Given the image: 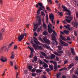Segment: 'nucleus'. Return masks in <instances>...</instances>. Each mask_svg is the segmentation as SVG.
I'll list each match as a JSON object with an SVG mask.
<instances>
[{"mask_svg":"<svg viewBox=\"0 0 78 78\" xmlns=\"http://www.w3.org/2000/svg\"><path fill=\"white\" fill-rule=\"evenodd\" d=\"M43 34L44 36H47L48 34V32L46 31L45 30L43 33Z\"/></svg>","mask_w":78,"mask_h":78,"instance_id":"nucleus-23","label":"nucleus"},{"mask_svg":"<svg viewBox=\"0 0 78 78\" xmlns=\"http://www.w3.org/2000/svg\"><path fill=\"white\" fill-rule=\"evenodd\" d=\"M34 60L35 61H37V57L36 56L34 57Z\"/></svg>","mask_w":78,"mask_h":78,"instance_id":"nucleus-47","label":"nucleus"},{"mask_svg":"<svg viewBox=\"0 0 78 78\" xmlns=\"http://www.w3.org/2000/svg\"><path fill=\"white\" fill-rule=\"evenodd\" d=\"M44 46L45 47H46V48H49V46H47V44H44Z\"/></svg>","mask_w":78,"mask_h":78,"instance_id":"nucleus-52","label":"nucleus"},{"mask_svg":"<svg viewBox=\"0 0 78 78\" xmlns=\"http://www.w3.org/2000/svg\"><path fill=\"white\" fill-rule=\"evenodd\" d=\"M64 33H65V34H69V33H70L69 32V31L68 30H64Z\"/></svg>","mask_w":78,"mask_h":78,"instance_id":"nucleus-26","label":"nucleus"},{"mask_svg":"<svg viewBox=\"0 0 78 78\" xmlns=\"http://www.w3.org/2000/svg\"><path fill=\"white\" fill-rule=\"evenodd\" d=\"M43 39L45 42H46L47 44H49L50 43V40H49L48 39H47V37H44L43 38Z\"/></svg>","mask_w":78,"mask_h":78,"instance_id":"nucleus-9","label":"nucleus"},{"mask_svg":"<svg viewBox=\"0 0 78 78\" xmlns=\"http://www.w3.org/2000/svg\"><path fill=\"white\" fill-rule=\"evenodd\" d=\"M27 33H23L21 35H20L18 37V41H19V42H21V41H22V40L24 38V36H25V37H27Z\"/></svg>","mask_w":78,"mask_h":78,"instance_id":"nucleus-2","label":"nucleus"},{"mask_svg":"<svg viewBox=\"0 0 78 78\" xmlns=\"http://www.w3.org/2000/svg\"><path fill=\"white\" fill-rule=\"evenodd\" d=\"M28 48H29L31 52H34V49L33 48H32V47H30L29 46L28 47Z\"/></svg>","mask_w":78,"mask_h":78,"instance_id":"nucleus-24","label":"nucleus"},{"mask_svg":"<svg viewBox=\"0 0 78 78\" xmlns=\"http://www.w3.org/2000/svg\"><path fill=\"white\" fill-rule=\"evenodd\" d=\"M40 11H41V10L38 9V10L37 11V15L38 16H39L40 14Z\"/></svg>","mask_w":78,"mask_h":78,"instance_id":"nucleus-36","label":"nucleus"},{"mask_svg":"<svg viewBox=\"0 0 78 78\" xmlns=\"http://www.w3.org/2000/svg\"><path fill=\"white\" fill-rule=\"evenodd\" d=\"M48 3H50L51 5L52 4V2L51 0H48Z\"/></svg>","mask_w":78,"mask_h":78,"instance_id":"nucleus-42","label":"nucleus"},{"mask_svg":"<svg viewBox=\"0 0 78 78\" xmlns=\"http://www.w3.org/2000/svg\"><path fill=\"white\" fill-rule=\"evenodd\" d=\"M5 30V28H3L2 29V30H1V32H4Z\"/></svg>","mask_w":78,"mask_h":78,"instance_id":"nucleus-58","label":"nucleus"},{"mask_svg":"<svg viewBox=\"0 0 78 78\" xmlns=\"http://www.w3.org/2000/svg\"><path fill=\"white\" fill-rule=\"evenodd\" d=\"M53 33H52V35L51 36L52 39V37H53L52 36H53L55 37H56L55 36H56L57 34H56V32H55V30H53Z\"/></svg>","mask_w":78,"mask_h":78,"instance_id":"nucleus-17","label":"nucleus"},{"mask_svg":"<svg viewBox=\"0 0 78 78\" xmlns=\"http://www.w3.org/2000/svg\"><path fill=\"white\" fill-rule=\"evenodd\" d=\"M58 14H59V16H62V15H63V13L62 12H59L58 13Z\"/></svg>","mask_w":78,"mask_h":78,"instance_id":"nucleus-37","label":"nucleus"},{"mask_svg":"<svg viewBox=\"0 0 78 78\" xmlns=\"http://www.w3.org/2000/svg\"><path fill=\"white\" fill-rule=\"evenodd\" d=\"M46 9L47 10L49 11H51V10L50 9V8L48 7H46Z\"/></svg>","mask_w":78,"mask_h":78,"instance_id":"nucleus-40","label":"nucleus"},{"mask_svg":"<svg viewBox=\"0 0 78 78\" xmlns=\"http://www.w3.org/2000/svg\"><path fill=\"white\" fill-rule=\"evenodd\" d=\"M17 45H15L14 46V50H16V49H17Z\"/></svg>","mask_w":78,"mask_h":78,"instance_id":"nucleus-46","label":"nucleus"},{"mask_svg":"<svg viewBox=\"0 0 78 78\" xmlns=\"http://www.w3.org/2000/svg\"><path fill=\"white\" fill-rule=\"evenodd\" d=\"M14 54H13L10 57L11 59H14Z\"/></svg>","mask_w":78,"mask_h":78,"instance_id":"nucleus-32","label":"nucleus"},{"mask_svg":"<svg viewBox=\"0 0 78 78\" xmlns=\"http://www.w3.org/2000/svg\"><path fill=\"white\" fill-rule=\"evenodd\" d=\"M74 34L75 36H77V34L76 33V31H74Z\"/></svg>","mask_w":78,"mask_h":78,"instance_id":"nucleus-62","label":"nucleus"},{"mask_svg":"<svg viewBox=\"0 0 78 78\" xmlns=\"http://www.w3.org/2000/svg\"><path fill=\"white\" fill-rule=\"evenodd\" d=\"M71 51L73 55H75V52L74 51V50H73V48H71Z\"/></svg>","mask_w":78,"mask_h":78,"instance_id":"nucleus-25","label":"nucleus"},{"mask_svg":"<svg viewBox=\"0 0 78 78\" xmlns=\"http://www.w3.org/2000/svg\"><path fill=\"white\" fill-rule=\"evenodd\" d=\"M33 38L34 39V41L35 43L37 45H39L41 43L39 42L38 41V40L36 38V37H33Z\"/></svg>","mask_w":78,"mask_h":78,"instance_id":"nucleus-8","label":"nucleus"},{"mask_svg":"<svg viewBox=\"0 0 78 78\" xmlns=\"http://www.w3.org/2000/svg\"><path fill=\"white\" fill-rule=\"evenodd\" d=\"M37 47H38L39 50H43V48H42V47L41 46H37Z\"/></svg>","mask_w":78,"mask_h":78,"instance_id":"nucleus-33","label":"nucleus"},{"mask_svg":"<svg viewBox=\"0 0 78 78\" xmlns=\"http://www.w3.org/2000/svg\"><path fill=\"white\" fill-rule=\"evenodd\" d=\"M41 55H43V56H47V54H46L44 52H41Z\"/></svg>","mask_w":78,"mask_h":78,"instance_id":"nucleus-35","label":"nucleus"},{"mask_svg":"<svg viewBox=\"0 0 78 78\" xmlns=\"http://www.w3.org/2000/svg\"><path fill=\"white\" fill-rule=\"evenodd\" d=\"M62 8L63 9L62 10V11H66V12H69V14H71V12L69 10V9H67V7H66L65 6L63 5H62Z\"/></svg>","mask_w":78,"mask_h":78,"instance_id":"nucleus-5","label":"nucleus"},{"mask_svg":"<svg viewBox=\"0 0 78 78\" xmlns=\"http://www.w3.org/2000/svg\"><path fill=\"white\" fill-rule=\"evenodd\" d=\"M66 15H69L68 16H65V17L66 18L65 19L66 21L68 22V23H70V22L72 21V20H73V17L71 14H70V13H66Z\"/></svg>","mask_w":78,"mask_h":78,"instance_id":"nucleus-1","label":"nucleus"},{"mask_svg":"<svg viewBox=\"0 0 78 78\" xmlns=\"http://www.w3.org/2000/svg\"><path fill=\"white\" fill-rule=\"evenodd\" d=\"M56 60L57 61H59V58L58 57H56Z\"/></svg>","mask_w":78,"mask_h":78,"instance_id":"nucleus-64","label":"nucleus"},{"mask_svg":"<svg viewBox=\"0 0 78 78\" xmlns=\"http://www.w3.org/2000/svg\"><path fill=\"white\" fill-rule=\"evenodd\" d=\"M9 20L10 21V22H12V21H13V19L12 18H9Z\"/></svg>","mask_w":78,"mask_h":78,"instance_id":"nucleus-44","label":"nucleus"},{"mask_svg":"<svg viewBox=\"0 0 78 78\" xmlns=\"http://www.w3.org/2000/svg\"><path fill=\"white\" fill-rule=\"evenodd\" d=\"M50 71V70L48 68H47L46 69V71L47 72H49Z\"/></svg>","mask_w":78,"mask_h":78,"instance_id":"nucleus-49","label":"nucleus"},{"mask_svg":"<svg viewBox=\"0 0 78 78\" xmlns=\"http://www.w3.org/2000/svg\"><path fill=\"white\" fill-rule=\"evenodd\" d=\"M49 61L51 63L53 64L54 66V71L55 72H56V71L57 70V62H54V61L53 60H50Z\"/></svg>","mask_w":78,"mask_h":78,"instance_id":"nucleus-4","label":"nucleus"},{"mask_svg":"<svg viewBox=\"0 0 78 78\" xmlns=\"http://www.w3.org/2000/svg\"><path fill=\"white\" fill-rule=\"evenodd\" d=\"M73 78H78V77L76 76L75 75L73 74Z\"/></svg>","mask_w":78,"mask_h":78,"instance_id":"nucleus-48","label":"nucleus"},{"mask_svg":"<svg viewBox=\"0 0 78 78\" xmlns=\"http://www.w3.org/2000/svg\"><path fill=\"white\" fill-rule=\"evenodd\" d=\"M61 75V73H58L56 76L57 77V78H58L59 76H60V75Z\"/></svg>","mask_w":78,"mask_h":78,"instance_id":"nucleus-34","label":"nucleus"},{"mask_svg":"<svg viewBox=\"0 0 78 78\" xmlns=\"http://www.w3.org/2000/svg\"><path fill=\"white\" fill-rule=\"evenodd\" d=\"M60 37L61 39H62L63 41H66V39H65V37H62V34H60Z\"/></svg>","mask_w":78,"mask_h":78,"instance_id":"nucleus-20","label":"nucleus"},{"mask_svg":"<svg viewBox=\"0 0 78 78\" xmlns=\"http://www.w3.org/2000/svg\"><path fill=\"white\" fill-rule=\"evenodd\" d=\"M52 36V41H55V42L56 44V45H57V44H58V42L56 41V37H55L53 36V35Z\"/></svg>","mask_w":78,"mask_h":78,"instance_id":"nucleus-15","label":"nucleus"},{"mask_svg":"<svg viewBox=\"0 0 78 78\" xmlns=\"http://www.w3.org/2000/svg\"><path fill=\"white\" fill-rule=\"evenodd\" d=\"M55 57L56 56L55 55L53 54H52L51 55V56L50 57V58L51 59H54L55 58Z\"/></svg>","mask_w":78,"mask_h":78,"instance_id":"nucleus-18","label":"nucleus"},{"mask_svg":"<svg viewBox=\"0 0 78 78\" xmlns=\"http://www.w3.org/2000/svg\"><path fill=\"white\" fill-rule=\"evenodd\" d=\"M44 65H43V67H44L45 69L46 68H47V67H48V65L47 64L45 63V62H44Z\"/></svg>","mask_w":78,"mask_h":78,"instance_id":"nucleus-21","label":"nucleus"},{"mask_svg":"<svg viewBox=\"0 0 78 78\" xmlns=\"http://www.w3.org/2000/svg\"><path fill=\"white\" fill-rule=\"evenodd\" d=\"M0 4H1V5H3V0H0Z\"/></svg>","mask_w":78,"mask_h":78,"instance_id":"nucleus-38","label":"nucleus"},{"mask_svg":"<svg viewBox=\"0 0 78 78\" xmlns=\"http://www.w3.org/2000/svg\"><path fill=\"white\" fill-rule=\"evenodd\" d=\"M1 61H2V62H6L8 61L7 58L5 57H2L0 59Z\"/></svg>","mask_w":78,"mask_h":78,"instance_id":"nucleus-10","label":"nucleus"},{"mask_svg":"<svg viewBox=\"0 0 78 78\" xmlns=\"http://www.w3.org/2000/svg\"><path fill=\"white\" fill-rule=\"evenodd\" d=\"M76 16L77 18H78V13L77 12H76Z\"/></svg>","mask_w":78,"mask_h":78,"instance_id":"nucleus-57","label":"nucleus"},{"mask_svg":"<svg viewBox=\"0 0 78 78\" xmlns=\"http://www.w3.org/2000/svg\"><path fill=\"white\" fill-rule=\"evenodd\" d=\"M44 62H46V63H48V61L45 59H44Z\"/></svg>","mask_w":78,"mask_h":78,"instance_id":"nucleus-51","label":"nucleus"},{"mask_svg":"<svg viewBox=\"0 0 78 78\" xmlns=\"http://www.w3.org/2000/svg\"><path fill=\"white\" fill-rule=\"evenodd\" d=\"M58 50H62V49L61 48V46H58Z\"/></svg>","mask_w":78,"mask_h":78,"instance_id":"nucleus-56","label":"nucleus"},{"mask_svg":"<svg viewBox=\"0 0 78 78\" xmlns=\"http://www.w3.org/2000/svg\"><path fill=\"white\" fill-rule=\"evenodd\" d=\"M10 63L11 66H13V63L11 61L10 62Z\"/></svg>","mask_w":78,"mask_h":78,"instance_id":"nucleus-61","label":"nucleus"},{"mask_svg":"<svg viewBox=\"0 0 78 78\" xmlns=\"http://www.w3.org/2000/svg\"><path fill=\"white\" fill-rule=\"evenodd\" d=\"M67 41H71V39L69 37H67Z\"/></svg>","mask_w":78,"mask_h":78,"instance_id":"nucleus-50","label":"nucleus"},{"mask_svg":"<svg viewBox=\"0 0 78 78\" xmlns=\"http://www.w3.org/2000/svg\"><path fill=\"white\" fill-rule=\"evenodd\" d=\"M38 5L41 7V6H43V4L41 2H38L37 4L36 5V8H38V7H39Z\"/></svg>","mask_w":78,"mask_h":78,"instance_id":"nucleus-13","label":"nucleus"},{"mask_svg":"<svg viewBox=\"0 0 78 78\" xmlns=\"http://www.w3.org/2000/svg\"><path fill=\"white\" fill-rule=\"evenodd\" d=\"M3 40V37H2V34L0 33V41Z\"/></svg>","mask_w":78,"mask_h":78,"instance_id":"nucleus-29","label":"nucleus"},{"mask_svg":"<svg viewBox=\"0 0 78 78\" xmlns=\"http://www.w3.org/2000/svg\"><path fill=\"white\" fill-rule=\"evenodd\" d=\"M36 71V69H33L32 70V72H35V71Z\"/></svg>","mask_w":78,"mask_h":78,"instance_id":"nucleus-55","label":"nucleus"},{"mask_svg":"<svg viewBox=\"0 0 78 78\" xmlns=\"http://www.w3.org/2000/svg\"><path fill=\"white\" fill-rule=\"evenodd\" d=\"M68 30H69V31H71V30H72V29L70 27H69V26L68 27Z\"/></svg>","mask_w":78,"mask_h":78,"instance_id":"nucleus-54","label":"nucleus"},{"mask_svg":"<svg viewBox=\"0 0 78 78\" xmlns=\"http://www.w3.org/2000/svg\"><path fill=\"white\" fill-rule=\"evenodd\" d=\"M41 20L40 18H39L38 20V23L34 25V28L33 29L34 31H36V30L38 28V25H41Z\"/></svg>","mask_w":78,"mask_h":78,"instance_id":"nucleus-3","label":"nucleus"},{"mask_svg":"<svg viewBox=\"0 0 78 78\" xmlns=\"http://www.w3.org/2000/svg\"><path fill=\"white\" fill-rule=\"evenodd\" d=\"M49 17L50 19V20H54V15L53 13H51L49 15Z\"/></svg>","mask_w":78,"mask_h":78,"instance_id":"nucleus-12","label":"nucleus"},{"mask_svg":"<svg viewBox=\"0 0 78 78\" xmlns=\"http://www.w3.org/2000/svg\"><path fill=\"white\" fill-rule=\"evenodd\" d=\"M51 20V21L53 25H55V21L54 20Z\"/></svg>","mask_w":78,"mask_h":78,"instance_id":"nucleus-39","label":"nucleus"},{"mask_svg":"<svg viewBox=\"0 0 78 78\" xmlns=\"http://www.w3.org/2000/svg\"><path fill=\"white\" fill-rule=\"evenodd\" d=\"M41 16H45V13H44V12L43 11H41Z\"/></svg>","mask_w":78,"mask_h":78,"instance_id":"nucleus-53","label":"nucleus"},{"mask_svg":"<svg viewBox=\"0 0 78 78\" xmlns=\"http://www.w3.org/2000/svg\"><path fill=\"white\" fill-rule=\"evenodd\" d=\"M1 51V52H2V51H6L7 50V46H3L0 49Z\"/></svg>","mask_w":78,"mask_h":78,"instance_id":"nucleus-7","label":"nucleus"},{"mask_svg":"<svg viewBox=\"0 0 78 78\" xmlns=\"http://www.w3.org/2000/svg\"><path fill=\"white\" fill-rule=\"evenodd\" d=\"M75 74H77V75H78V71L77 70H75Z\"/></svg>","mask_w":78,"mask_h":78,"instance_id":"nucleus-63","label":"nucleus"},{"mask_svg":"<svg viewBox=\"0 0 78 78\" xmlns=\"http://www.w3.org/2000/svg\"><path fill=\"white\" fill-rule=\"evenodd\" d=\"M60 41L62 45H63V46H67L68 45L67 43L62 41L61 39H60Z\"/></svg>","mask_w":78,"mask_h":78,"instance_id":"nucleus-11","label":"nucleus"},{"mask_svg":"<svg viewBox=\"0 0 78 78\" xmlns=\"http://www.w3.org/2000/svg\"><path fill=\"white\" fill-rule=\"evenodd\" d=\"M38 9L40 11H44V10L45 9V7H44V6L42 5L39 7Z\"/></svg>","mask_w":78,"mask_h":78,"instance_id":"nucleus-16","label":"nucleus"},{"mask_svg":"<svg viewBox=\"0 0 78 78\" xmlns=\"http://www.w3.org/2000/svg\"><path fill=\"white\" fill-rule=\"evenodd\" d=\"M33 47H34L35 50H37V47L36 46V45L35 44H33Z\"/></svg>","mask_w":78,"mask_h":78,"instance_id":"nucleus-28","label":"nucleus"},{"mask_svg":"<svg viewBox=\"0 0 78 78\" xmlns=\"http://www.w3.org/2000/svg\"><path fill=\"white\" fill-rule=\"evenodd\" d=\"M12 44H14L13 42H12L9 45V47H11Z\"/></svg>","mask_w":78,"mask_h":78,"instance_id":"nucleus-59","label":"nucleus"},{"mask_svg":"<svg viewBox=\"0 0 78 78\" xmlns=\"http://www.w3.org/2000/svg\"><path fill=\"white\" fill-rule=\"evenodd\" d=\"M49 67L50 69H51V70H53V66H52L51 65H50Z\"/></svg>","mask_w":78,"mask_h":78,"instance_id":"nucleus-45","label":"nucleus"},{"mask_svg":"<svg viewBox=\"0 0 78 78\" xmlns=\"http://www.w3.org/2000/svg\"><path fill=\"white\" fill-rule=\"evenodd\" d=\"M75 60H76L77 61H78V56H76V57L75 58Z\"/></svg>","mask_w":78,"mask_h":78,"instance_id":"nucleus-60","label":"nucleus"},{"mask_svg":"<svg viewBox=\"0 0 78 78\" xmlns=\"http://www.w3.org/2000/svg\"><path fill=\"white\" fill-rule=\"evenodd\" d=\"M31 74L32 76H36L37 75L36 73H32Z\"/></svg>","mask_w":78,"mask_h":78,"instance_id":"nucleus-43","label":"nucleus"},{"mask_svg":"<svg viewBox=\"0 0 78 78\" xmlns=\"http://www.w3.org/2000/svg\"><path fill=\"white\" fill-rule=\"evenodd\" d=\"M73 2L75 5H77L78 6V2L77 1L74 0L73 1Z\"/></svg>","mask_w":78,"mask_h":78,"instance_id":"nucleus-22","label":"nucleus"},{"mask_svg":"<svg viewBox=\"0 0 78 78\" xmlns=\"http://www.w3.org/2000/svg\"><path fill=\"white\" fill-rule=\"evenodd\" d=\"M51 27H52V24H50V26L49 25H48V32L50 33H51L53 32V30L52 28H51Z\"/></svg>","mask_w":78,"mask_h":78,"instance_id":"nucleus-6","label":"nucleus"},{"mask_svg":"<svg viewBox=\"0 0 78 78\" xmlns=\"http://www.w3.org/2000/svg\"><path fill=\"white\" fill-rule=\"evenodd\" d=\"M43 27L44 28H47V25L45 24L44 22L43 23Z\"/></svg>","mask_w":78,"mask_h":78,"instance_id":"nucleus-30","label":"nucleus"},{"mask_svg":"<svg viewBox=\"0 0 78 78\" xmlns=\"http://www.w3.org/2000/svg\"><path fill=\"white\" fill-rule=\"evenodd\" d=\"M73 66H74V64L71 63L68 66V69H71L72 67H73Z\"/></svg>","mask_w":78,"mask_h":78,"instance_id":"nucleus-19","label":"nucleus"},{"mask_svg":"<svg viewBox=\"0 0 78 78\" xmlns=\"http://www.w3.org/2000/svg\"><path fill=\"white\" fill-rule=\"evenodd\" d=\"M73 25H74V27H76V28H77L78 26V22L77 21H75L72 23Z\"/></svg>","mask_w":78,"mask_h":78,"instance_id":"nucleus-14","label":"nucleus"},{"mask_svg":"<svg viewBox=\"0 0 78 78\" xmlns=\"http://www.w3.org/2000/svg\"><path fill=\"white\" fill-rule=\"evenodd\" d=\"M63 51H58L57 52L58 53H61V54H62L63 53Z\"/></svg>","mask_w":78,"mask_h":78,"instance_id":"nucleus-41","label":"nucleus"},{"mask_svg":"<svg viewBox=\"0 0 78 78\" xmlns=\"http://www.w3.org/2000/svg\"><path fill=\"white\" fill-rule=\"evenodd\" d=\"M27 67L29 71H30L32 69V66H28Z\"/></svg>","mask_w":78,"mask_h":78,"instance_id":"nucleus-27","label":"nucleus"},{"mask_svg":"<svg viewBox=\"0 0 78 78\" xmlns=\"http://www.w3.org/2000/svg\"><path fill=\"white\" fill-rule=\"evenodd\" d=\"M41 72H42V70H41L40 69H37L36 70L37 73H41Z\"/></svg>","mask_w":78,"mask_h":78,"instance_id":"nucleus-31","label":"nucleus"}]
</instances>
